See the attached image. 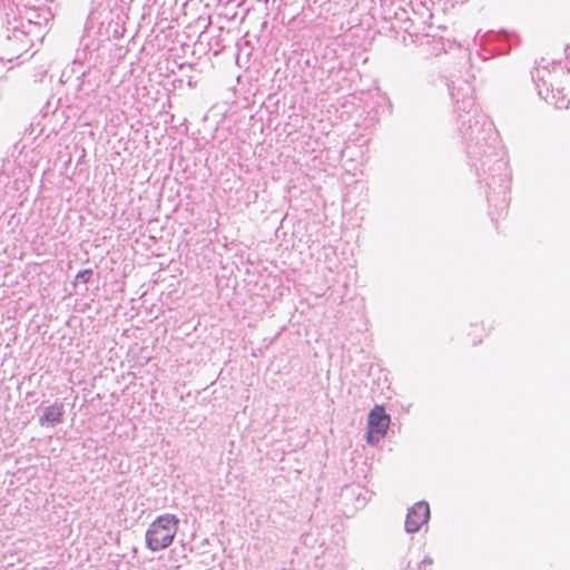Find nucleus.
<instances>
[{"label": "nucleus", "instance_id": "3", "mask_svg": "<svg viewBox=\"0 0 570 570\" xmlns=\"http://www.w3.org/2000/svg\"><path fill=\"white\" fill-rule=\"evenodd\" d=\"M430 519V507L426 502H416L407 512L405 529L407 532H417Z\"/></svg>", "mask_w": 570, "mask_h": 570}, {"label": "nucleus", "instance_id": "2", "mask_svg": "<svg viewBox=\"0 0 570 570\" xmlns=\"http://www.w3.org/2000/svg\"><path fill=\"white\" fill-rule=\"evenodd\" d=\"M390 422V415L385 413L384 407L375 405L367 416L366 441L370 444H375L383 439L387 432Z\"/></svg>", "mask_w": 570, "mask_h": 570}, {"label": "nucleus", "instance_id": "6", "mask_svg": "<svg viewBox=\"0 0 570 570\" xmlns=\"http://www.w3.org/2000/svg\"><path fill=\"white\" fill-rule=\"evenodd\" d=\"M432 566L431 559H424L420 563H416L414 567H409V570H430Z\"/></svg>", "mask_w": 570, "mask_h": 570}, {"label": "nucleus", "instance_id": "4", "mask_svg": "<svg viewBox=\"0 0 570 570\" xmlns=\"http://www.w3.org/2000/svg\"><path fill=\"white\" fill-rule=\"evenodd\" d=\"M63 414V405L61 403H53L43 410L39 423L42 426H53L62 421Z\"/></svg>", "mask_w": 570, "mask_h": 570}, {"label": "nucleus", "instance_id": "7", "mask_svg": "<svg viewBox=\"0 0 570 570\" xmlns=\"http://www.w3.org/2000/svg\"><path fill=\"white\" fill-rule=\"evenodd\" d=\"M92 275V271L91 269H83V271H80L77 275H76V279H79L81 281L83 284L88 283L90 277Z\"/></svg>", "mask_w": 570, "mask_h": 570}, {"label": "nucleus", "instance_id": "5", "mask_svg": "<svg viewBox=\"0 0 570 570\" xmlns=\"http://www.w3.org/2000/svg\"><path fill=\"white\" fill-rule=\"evenodd\" d=\"M468 335L471 338L472 344L478 345L482 343L483 337L485 336V328L482 324L472 325Z\"/></svg>", "mask_w": 570, "mask_h": 570}, {"label": "nucleus", "instance_id": "1", "mask_svg": "<svg viewBox=\"0 0 570 570\" xmlns=\"http://www.w3.org/2000/svg\"><path fill=\"white\" fill-rule=\"evenodd\" d=\"M178 530V519L174 514H163L156 518L146 531V546L151 551L167 548Z\"/></svg>", "mask_w": 570, "mask_h": 570}]
</instances>
